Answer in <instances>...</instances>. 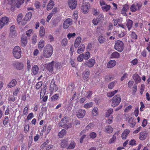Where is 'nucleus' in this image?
I'll return each instance as SVG.
<instances>
[{
	"mask_svg": "<svg viewBox=\"0 0 150 150\" xmlns=\"http://www.w3.org/2000/svg\"><path fill=\"white\" fill-rule=\"evenodd\" d=\"M67 43V40L66 38H64L62 41L61 44L62 46H65Z\"/></svg>",
	"mask_w": 150,
	"mask_h": 150,
	"instance_id": "09e8293b",
	"label": "nucleus"
},
{
	"mask_svg": "<svg viewBox=\"0 0 150 150\" xmlns=\"http://www.w3.org/2000/svg\"><path fill=\"white\" fill-rule=\"evenodd\" d=\"M93 0H84L83 5L82 6L81 10L84 13H87L88 11V7L90 6V2H92Z\"/></svg>",
	"mask_w": 150,
	"mask_h": 150,
	"instance_id": "f03ea898",
	"label": "nucleus"
},
{
	"mask_svg": "<svg viewBox=\"0 0 150 150\" xmlns=\"http://www.w3.org/2000/svg\"><path fill=\"white\" fill-rule=\"evenodd\" d=\"M42 84V81H40L37 83L36 85V88L37 89H39Z\"/></svg>",
	"mask_w": 150,
	"mask_h": 150,
	"instance_id": "680f3d73",
	"label": "nucleus"
},
{
	"mask_svg": "<svg viewBox=\"0 0 150 150\" xmlns=\"http://www.w3.org/2000/svg\"><path fill=\"white\" fill-rule=\"evenodd\" d=\"M37 36L36 35H34L32 37V41L33 44L37 42Z\"/></svg>",
	"mask_w": 150,
	"mask_h": 150,
	"instance_id": "13d9d810",
	"label": "nucleus"
},
{
	"mask_svg": "<svg viewBox=\"0 0 150 150\" xmlns=\"http://www.w3.org/2000/svg\"><path fill=\"white\" fill-rule=\"evenodd\" d=\"M74 88L75 86L74 85L73 83H71L69 85L67 90L68 91L71 92Z\"/></svg>",
	"mask_w": 150,
	"mask_h": 150,
	"instance_id": "c756f323",
	"label": "nucleus"
},
{
	"mask_svg": "<svg viewBox=\"0 0 150 150\" xmlns=\"http://www.w3.org/2000/svg\"><path fill=\"white\" fill-rule=\"evenodd\" d=\"M68 141L69 139L67 138L62 140L60 144L61 147L62 148H66L68 145Z\"/></svg>",
	"mask_w": 150,
	"mask_h": 150,
	"instance_id": "2eb2a0df",
	"label": "nucleus"
},
{
	"mask_svg": "<svg viewBox=\"0 0 150 150\" xmlns=\"http://www.w3.org/2000/svg\"><path fill=\"white\" fill-rule=\"evenodd\" d=\"M93 103L92 102H91L85 104L84 105V107L86 108H89L91 107Z\"/></svg>",
	"mask_w": 150,
	"mask_h": 150,
	"instance_id": "8fccbe9b",
	"label": "nucleus"
},
{
	"mask_svg": "<svg viewBox=\"0 0 150 150\" xmlns=\"http://www.w3.org/2000/svg\"><path fill=\"white\" fill-rule=\"evenodd\" d=\"M54 5V2L52 0H50L48 3L47 7V10H50L52 9Z\"/></svg>",
	"mask_w": 150,
	"mask_h": 150,
	"instance_id": "a878e982",
	"label": "nucleus"
},
{
	"mask_svg": "<svg viewBox=\"0 0 150 150\" xmlns=\"http://www.w3.org/2000/svg\"><path fill=\"white\" fill-rule=\"evenodd\" d=\"M148 133L146 131L141 132L139 134V139L142 141L145 140L148 136Z\"/></svg>",
	"mask_w": 150,
	"mask_h": 150,
	"instance_id": "4468645a",
	"label": "nucleus"
},
{
	"mask_svg": "<svg viewBox=\"0 0 150 150\" xmlns=\"http://www.w3.org/2000/svg\"><path fill=\"white\" fill-rule=\"evenodd\" d=\"M53 49L50 45H47L44 48L43 55L45 58L50 57L52 54Z\"/></svg>",
	"mask_w": 150,
	"mask_h": 150,
	"instance_id": "f257e3e1",
	"label": "nucleus"
},
{
	"mask_svg": "<svg viewBox=\"0 0 150 150\" xmlns=\"http://www.w3.org/2000/svg\"><path fill=\"white\" fill-rule=\"evenodd\" d=\"M131 37L132 38L134 39H137V35L134 31H132V33L131 35Z\"/></svg>",
	"mask_w": 150,
	"mask_h": 150,
	"instance_id": "4d7b16f0",
	"label": "nucleus"
},
{
	"mask_svg": "<svg viewBox=\"0 0 150 150\" xmlns=\"http://www.w3.org/2000/svg\"><path fill=\"white\" fill-rule=\"evenodd\" d=\"M116 64V61L111 60L110 61L107 63V67L108 68H111L114 67Z\"/></svg>",
	"mask_w": 150,
	"mask_h": 150,
	"instance_id": "6ab92c4d",
	"label": "nucleus"
},
{
	"mask_svg": "<svg viewBox=\"0 0 150 150\" xmlns=\"http://www.w3.org/2000/svg\"><path fill=\"white\" fill-rule=\"evenodd\" d=\"M66 133V131L64 129H62L60 132L58 133V136L59 137L62 138L65 135Z\"/></svg>",
	"mask_w": 150,
	"mask_h": 150,
	"instance_id": "ea45409f",
	"label": "nucleus"
},
{
	"mask_svg": "<svg viewBox=\"0 0 150 150\" xmlns=\"http://www.w3.org/2000/svg\"><path fill=\"white\" fill-rule=\"evenodd\" d=\"M76 35V33H69L67 35V37L69 39V40L71 38H74L75 37Z\"/></svg>",
	"mask_w": 150,
	"mask_h": 150,
	"instance_id": "603ef678",
	"label": "nucleus"
},
{
	"mask_svg": "<svg viewBox=\"0 0 150 150\" xmlns=\"http://www.w3.org/2000/svg\"><path fill=\"white\" fill-rule=\"evenodd\" d=\"M58 89V87L55 84L54 81L52 79L50 85V90L51 92L56 91Z\"/></svg>",
	"mask_w": 150,
	"mask_h": 150,
	"instance_id": "1a4fd4ad",
	"label": "nucleus"
},
{
	"mask_svg": "<svg viewBox=\"0 0 150 150\" xmlns=\"http://www.w3.org/2000/svg\"><path fill=\"white\" fill-rule=\"evenodd\" d=\"M90 71L88 69H86L82 74V78L84 79L88 78L90 75Z\"/></svg>",
	"mask_w": 150,
	"mask_h": 150,
	"instance_id": "a211bd4d",
	"label": "nucleus"
},
{
	"mask_svg": "<svg viewBox=\"0 0 150 150\" xmlns=\"http://www.w3.org/2000/svg\"><path fill=\"white\" fill-rule=\"evenodd\" d=\"M9 18L6 16L2 17L0 19V28L1 29L8 22Z\"/></svg>",
	"mask_w": 150,
	"mask_h": 150,
	"instance_id": "423d86ee",
	"label": "nucleus"
},
{
	"mask_svg": "<svg viewBox=\"0 0 150 150\" xmlns=\"http://www.w3.org/2000/svg\"><path fill=\"white\" fill-rule=\"evenodd\" d=\"M121 100V98L119 95L115 96L112 99V106L115 107L117 105Z\"/></svg>",
	"mask_w": 150,
	"mask_h": 150,
	"instance_id": "39448f33",
	"label": "nucleus"
},
{
	"mask_svg": "<svg viewBox=\"0 0 150 150\" xmlns=\"http://www.w3.org/2000/svg\"><path fill=\"white\" fill-rule=\"evenodd\" d=\"M110 7L111 6L110 5H108L107 4L101 7L102 10L104 12L108 11L110 9Z\"/></svg>",
	"mask_w": 150,
	"mask_h": 150,
	"instance_id": "c9c22d12",
	"label": "nucleus"
},
{
	"mask_svg": "<svg viewBox=\"0 0 150 150\" xmlns=\"http://www.w3.org/2000/svg\"><path fill=\"white\" fill-rule=\"evenodd\" d=\"M59 98V95L57 94H55L51 98V100L52 101H55L57 100Z\"/></svg>",
	"mask_w": 150,
	"mask_h": 150,
	"instance_id": "de8ad7c7",
	"label": "nucleus"
},
{
	"mask_svg": "<svg viewBox=\"0 0 150 150\" xmlns=\"http://www.w3.org/2000/svg\"><path fill=\"white\" fill-rule=\"evenodd\" d=\"M13 54L16 59H19L21 56V51L18 46H16L13 48Z\"/></svg>",
	"mask_w": 150,
	"mask_h": 150,
	"instance_id": "7ed1b4c3",
	"label": "nucleus"
},
{
	"mask_svg": "<svg viewBox=\"0 0 150 150\" xmlns=\"http://www.w3.org/2000/svg\"><path fill=\"white\" fill-rule=\"evenodd\" d=\"M19 0H13L10 4L11 5V7L13 10L15 8H18L19 7L21 4L19 2Z\"/></svg>",
	"mask_w": 150,
	"mask_h": 150,
	"instance_id": "9b49d317",
	"label": "nucleus"
},
{
	"mask_svg": "<svg viewBox=\"0 0 150 150\" xmlns=\"http://www.w3.org/2000/svg\"><path fill=\"white\" fill-rule=\"evenodd\" d=\"M76 145L75 142L73 141H71L68 147H67V149H74Z\"/></svg>",
	"mask_w": 150,
	"mask_h": 150,
	"instance_id": "2f4dec72",
	"label": "nucleus"
},
{
	"mask_svg": "<svg viewBox=\"0 0 150 150\" xmlns=\"http://www.w3.org/2000/svg\"><path fill=\"white\" fill-rule=\"evenodd\" d=\"M14 96L13 95H10V96L8 98V100L9 101H11L12 102H14L15 101V97H14Z\"/></svg>",
	"mask_w": 150,
	"mask_h": 150,
	"instance_id": "e2e57ef3",
	"label": "nucleus"
},
{
	"mask_svg": "<svg viewBox=\"0 0 150 150\" xmlns=\"http://www.w3.org/2000/svg\"><path fill=\"white\" fill-rule=\"evenodd\" d=\"M86 114V111L83 109H79L78 110L76 113V116L79 118H83L85 116Z\"/></svg>",
	"mask_w": 150,
	"mask_h": 150,
	"instance_id": "9d476101",
	"label": "nucleus"
},
{
	"mask_svg": "<svg viewBox=\"0 0 150 150\" xmlns=\"http://www.w3.org/2000/svg\"><path fill=\"white\" fill-rule=\"evenodd\" d=\"M89 136L90 138L94 139L96 137V134L94 132H92L90 133L89 134Z\"/></svg>",
	"mask_w": 150,
	"mask_h": 150,
	"instance_id": "5fc2aeb1",
	"label": "nucleus"
},
{
	"mask_svg": "<svg viewBox=\"0 0 150 150\" xmlns=\"http://www.w3.org/2000/svg\"><path fill=\"white\" fill-rule=\"evenodd\" d=\"M81 40V38L80 37H77L74 42V47L75 48L77 47L80 44Z\"/></svg>",
	"mask_w": 150,
	"mask_h": 150,
	"instance_id": "393cba45",
	"label": "nucleus"
},
{
	"mask_svg": "<svg viewBox=\"0 0 150 150\" xmlns=\"http://www.w3.org/2000/svg\"><path fill=\"white\" fill-rule=\"evenodd\" d=\"M84 58V54H80L77 58V60L79 62H82Z\"/></svg>",
	"mask_w": 150,
	"mask_h": 150,
	"instance_id": "49530a36",
	"label": "nucleus"
},
{
	"mask_svg": "<svg viewBox=\"0 0 150 150\" xmlns=\"http://www.w3.org/2000/svg\"><path fill=\"white\" fill-rule=\"evenodd\" d=\"M54 61H52L51 62L47 64V69L50 72H52L53 71V66L54 63Z\"/></svg>",
	"mask_w": 150,
	"mask_h": 150,
	"instance_id": "412c9836",
	"label": "nucleus"
},
{
	"mask_svg": "<svg viewBox=\"0 0 150 150\" xmlns=\"http://www.w3.org/2000/svg\"><path fill=\"white\" fill-rule=\"evenodd\" d=\"M92 113L93 115L95 116L97 115L98 114L97 108H94V109L92 110Z\"/></svg>",
	"mask_w": 150,
	"mask_h": 150,
	"instance_id": "3c124183",
	"label": "nucleus"
},
{
	"mask_svg": "<svg viewBox=\"0 0 150 150\" xmlns=\"http://www.w3.org/2000/svg\"><path fill=\"white\" fill-rule=\"evenodd\" d=\"M8 121V117H6L3 120V124L4 125H6Z\"/></svg>",
	"mask_w": 150,
	"mask_h": 150,
	"instance_id": "69168bd1",
	"label": "nucleus"
},
{
	"mask_svg": "<svg viewBox=\"0 0 150 150\" xmlns=\"http://www.w3.org/2000/svg\"><path fill=\"white\" fill-rule=\"evenodd\" d=\"M15 27V25H12L10 27V35L12 36H14L16 33Z\"/></svg>",
	"mask_w": 150,
	"mask_h": 150,
	"instance_id": "bb28decb",
	"label": "nucleus"
},
{
	"mask_svg": "<svg viewBox=\"0 0 150 150\" xmlns=\"http://www.w3.org/2000/svg\"><path fill=\"white\" fill-rule=\"evenodd\" d=\"M113 131V129L110 125L106 126L105 127V132L108 133H110Z\"/></svg>",
	"mask_w": 150,
	"mask_h": 150,
	"instance_id": "7c9ffc66",
	"label": "nucleus"
},
{
	"mask_svg": "<svg viewBox=\"0 0 150 150\" xmlns=\"http://www.w3.org/2000/svg\"><path fill=\"white\" fill-rule=\"evenodd\" d=\"M44 46V41L43 40H41L39 42L38 48L40 50H41Z\"/></svg>",
	"mask_w": 150,
	"mask_h": 150,
	"instance_id": "4c0bfd02",
	"label": "nucleus"
},
{
	"mask_svg": "<svg viewBox=\"0 0 150 150\" xmlns=\"http://www.w3.org/2000/svg\"><path fill=\"white\" fill-rule=\"evenodd\" d=\"M22 18L23 16L21 14L18 15L17 18V21L18 23L21 21Z\"/></svg>",
	"mask_w": 150,
	"mask_h": 150,
	"instance_id": "0e129e2a",
	"label": "nucleus"
},
{
	"mask_svg": "<svg viewBox=\"0 0 150 150\" xmlns=\"http://www.w3.org/2000/svg\"><path fill=\"white\" fill-rule=\"evenodd\" d=\"M118 135L119 133L118 132H115L113 136L110 139V140L109 141V143H114L116 139V136H118Z\"/></svg>",
	"mask_w": 150,
	"mask_h": 150,
	"instance_id": "72a5a7b5",
	"label": "nucleus"
},
{
	"mask_svg": "<svg viewBox=\"0 0 150 150\" xmlns=\"http://www.w3.org/2000/svg\"><path fill=\"white\" fill-rule=\"evenodd\" d=\"M129 6L127 4H125L123 5L122 10H123V11H124L127 12L128 10L129 9Z\"/></svg>",
	"mask_w": 150,
	"mask_h": 150,
	"instance_id": "052dcab7",
	"label": "nucleus"
},
{
	"mask_svg": "<svg viewBox=\"0 0 150 150\" xmlns=\"http://www.w3.org/2000/svg\"><path fill=\"white\" fill-rule=\"evenodd\" d=\"M32 16V13L31 12H29L27 13L25 16L24 20H22V23L24 21H29L31 19Z\"/></svg>",
	"mask_w": 150,
	"mask_h": 150,
	"instance_id": "4be33fe9",
	"label": "nucleus"
},
{
	"mask_svg": "<svg viewBox=\"0 0 150 150\" xmlns=\"http://www.w3.org/2000/svg\"><path fill=\"white\" fill-rule=\"evenodd\" d=\"M111 56L113 58H118L120 57V54L117 52H114L112 54Z\"/></svg>",
	"mask_w": 150,
	"mask_h": 150,
	"instance_id": "37998d69",
	"label": "nucleus"
},
{
	"mask_svg": "<svg viewBox=\"0 0 150 150\" xmlns=\"http://www.w3.org/2000/svg\"><path fill=\"white\" fill-rule=\"evenodd\" d=\"M67 123V117H65L63 118L61 120L59 124V126L60 127H62L64 125Z\"/></svg>",
	"mask_w": 150,
	"mask_h": 150,
	"instance_id": "cd10ccee",
	"label": "nucleus"
},
{
	"mask_svg": "<svg viewBox=\"0 0 150 150\" xmlns=\"http://www.w3.org/2000/svg\"><path fill=\"white\" fill-rule=\"evenodd\" d=\"M17 83V82L16 80L13 79L8 84L7 86L9 88L14 87L16 85Z\"/></svg>",
	"mask_w": 150,
	"mask_h": 150,
	"instance_id": "b1692460",
	"label": "nucleus"
},
{
	"mask_svg": "<svg viewBox=\"0 0 150 150\" xmlns=\"http://www.w3.org/2000/svg\"><path fill=\"white\" fill-rule=\"evenodd\" d=\"M118 91V90H117L113 91L108 92L107 93V96L108 97L110 98L113 96Z\"/></svg>",
	"mask_w": 150,
	"mask_h": 150,
	"instance_id": "a19ab883",
	"label": "nucleus"
},
{
	"mask_svg": "<svg viewBox=\"0 0 150 150\" xmlns=\"http://www.w3.org/2000/svg\"><path fill=\"white\" fill-rule=\"evenodd\" d=\"M39 71V67L36 65H33L32 67V73L34 75L37 74Z\"/></svg>",
	"mask_w": 150,
	"mask_h": 150,
	"instance_id": "5701e85b",
	"label": "nucleus"
},
{
	"mask_svg": "<svg viewBox=\"0 0 150 150\" xmlns=\"http://www.w3.org/2000/svg\"><path fill=\"white\" fill-rule=\"evenodd\" d=\"M68 4L71 9H75L77 5V0H68Z\"/></svg>",
	"mask_w": 150,
	"mask_h": 150,
	"instance_id": "6e6552de",
	"label": "nucleus"
},
{
	"mask_svg": "<svg viewBox=\"0 0 150 150\" xmlns=\"http://www.w3.org/2000/svg\"><path fill=\"white\" fill-rule=\"evenodd\" d=\"M27 43V40L26 37L25 35L22 36L21 39V45L23 47L26 46Z\"/></svg>",
	"mask_w": 150,
	"mask_h": 150,
	"instance_id": "dca6fc26",
	"label": "nucleus"
},
{
	"mask_svg": "<svg viewBox=\"0 0 150 150\" xmlns=\"http://www.w3.org/2000/svg\"><path fill=\"white\" fill-rule=\"evenodd\" d=\"M59 22V18L58 17H57L55 18L53 22V25L54 26H56L57 25V24Z\"/></svg>",
	"mask_w": 150,
	"mask_h": 150,
	"instance_id": "a18cd8bd",
	"label": "nucleus"
},
{
	"mask_svg": "<svg viewBox=\"0 0 150 150\" xmlns=\"http://www.w3.org/2000/svg\"><path fill=\"white\" fill-rule=\"evenodd\" d=\"M98 40L100 44H103L105 41L106 39L104 37L100 35L98 39Z\"/></svg>",
	"mask_w": 150,
	"mask_h": 150,
	"instance_id": "58836bf2",
	"label": "nucleus"
},
{
	"mask_svg": "<svg viewBox=\"0 0 150 150\" xmlns=\"http://www.w3.org/2000/svg\"><path fill=\"white\" fill-rule=\"evenodd\" d=\"M84 49L85 46L84 45L81 44L78 47L77 52L79 54H81L84 51Z\"/></svg>",
	"mask_w": 150,
	"mask_h": 150,
	"instance_id": "473e14b6",
	"label": "nucleus"
},
{
	"mask_svg": "<svg viewBox=\"0 0 150 150\" xmlns=\"http://www.w3.org/2000/svg\"><path fill=\"white\" fill-rule=\"evenodd\" d=\"M113 112V109L112 108H110L107 110L105 112V116L106 117H108Z\"/></svg>",
	"mask_w": 150,
	"mask_h": 150,
	"instance_id": "e433bc0d",
	"label": "nucleus"
},
{
	"mask_svg": "<svg viewBox=\"0 0 150 150\" xmlns=\"http://www.w3.org/2000/svg\"><path fill=\"white\" fill-rule=\"evenodd\" d=\"M12 65L13 67L17 70H21L23 68V64L22 62L15 61L13 62Z\"/></svg>",
	"mask_w": 150,
	"mask_h": 150,
	"instance_id": "0eeeda50",
	"label": "nucleus"
},
{
	"mask_svg": "<svg viewBox=\"0 0 150 150\" xmlns=\"http://www.w3.org/2000/svg\"><path fill=\"white\" fill-rule=\"evenodd\" d=\"M95 63V60L93 59H90L86 61L84 65L87 66L89 67H91L94 65Z\"/></svg>",
	"mask_w": 150,
	"mask_h": 150,
	"instance_id": "ddd939ff",
	"label": "nucleus"
},
{
	"mask_svg": "<svg viewBox=\"0 0 150 150\" xmlns=\"http://www.w3.org/2000/svg\"><path fill=\"white\" fill-rule=\"evenodd\" d=\"M130 132V130L128 129H125L122 133L121 134V137L122 139H125Z\"/></svg>",
	"mask_w": 150,
	"mask_h": 150,
	"instance_id": "aec40b11",
	"label": "nucleus"
},
{
	"mask_svg": "<svg viewBox=\"0 0 150 150\" xmlns=\"http://www.w3.org/2000/svg\"><path fill=\"white\" fill-rule=\"evenodd\" d=\"M116 81H114L111 82L108 86V88L110 89H112L115 86V83H117Z\"/></svg>",
	"mask_w": 150,
	"mask_h": 150,
	"instance_id": "79ce46f5",
	"label": "nucleus"
},
{
	"mask_svg": "<svg viewBox=\"0 0 150 150\" xmlns=\"http://www.w3.org/2000/svg\"><path fill=\"white\" fill-rule=\"evenodd\" d=\"M72 20L70 18H68L64 22L63 27L65 29H67L72 24Z\"/></svg>",
	"mask_w": 150,
	"mask_h": 150,
	"instance_id": "f8f14e48",
	"label": "nucleus"
},
{
	"mask_svg": "<svg viewBox=\"0 0 150 150\" xmlns=\"http://www.w3.org/2000/svg\"><path fill=\"white\" fill-rule=\"evenodd\" d=\"M45 34V29L43 26H41L39 30L40 36L41 37H42L44 36Z\"/></svg>",
	"mask_w": 150,
	"mask_h": 150,
	"instance_id": "f704fd0d",
	"label": "nucleus"
},
{
	"mask_svg": "<svg viewBox=\"0 0 150 150\" xmlns=\"http://www.w3.org/2000/svg\"><path fill=\"white\" fill-rule=\"evenodd\" d=\"M47 89L46 86L45 85L43 88L41 89L40 91V94H42V95H44L46 92V90Z\"/></svg>",
	"mask_w": 150,
	"mask_h": 150,
	"instance_id": "864d4df0",
	"label": "nucleus"
},
{
	"mask_svg": "<svg viewBox=\"0 0 150 150\" xmlns=\"http://www.w3.org/2000/svg\"><path fill=\"white\" fill-rule=\"evenodd\" d=\"M94 126V124L93 123H90L88 124L86 127V129H88L90 128H92Z\"/></svg>",
	"mask_w": 150,
	"mask_h": 150,
	"instance_id": "338daca9",
	"label": "nucleus"
},
{
	"mask_svg": "<svg viewBox=\"0 0 150 150\" xmlns=\"http://www.w3.org/2000/svg\"><path fill=\"white\" fill-rule=\"evenodd\" d=\"M90 54L89 52H87L85 53L84 56V59L85 60H87L90 57Z\"/></svg>",
	"mask_w": 150,
	"mask_h": 150,
	"instance_id": "6e6d98bb",
	"label": "nucleus"
},
{
	"mask_svg": "<svg viewBox=\"0 0 150 150\" xmlns=\"http://www.w3.org/2000/svg\"><path fill=\"white\" fill-rule=\"evenodd\" d=\"M114 48L119 52H122L124 48V44L122 42L119 40L117 41L114 45Z\"/></svg>",
	"mask_w": 150,
	"mask_h": 150,
	"instance_id": "20e7f679",
	"label": "nucleus"
},
{
	"mask_svg": "<svg viewBox=\"0 0 150 150\" xmlns=\"http://www.w3.org/2000/svg\"><path fill=\"white\" fill-rule=\"evenodd\" d=\"M137 8L136 5L133 4L130 7V9L132 12H135L137 10Z\"/></svg>",
	"mask_w": 150,
	"mask_h": 150,
	"instance_id": "c03bdc74",
	"label": "nucleus"
},
{
	"mask_svg": "<svg viewBox=\"0 0 150 150\" xmlns=\"http://www.w3.org/2000/svg\"><path fill=\"white\" fill-rule=\"evenodd\" d=\"M128 76V74L127 73H125L123 74V76H122L120 79V80L121 81H123L125 79L127 78Z\"/></svg>",
	"mask_w": 150,
	"mask_h": 150,
	"instance_id": "bf43d9fd",
	"label": "nucleus"
},
{
	"mask_svg": "<svg viewBox=\"0 0 150 150\" xmlns=\"http://www.w3.org/2000/svg\"><path fill=\"white\" fill-rule=\"evenodd\" d=\"M132 78L134 80L136 84L140 83L141 81V79L139 76L137 74H134L132 76Z\"/></svg>",
	"mask_w": 150,
	"mask_h": 150,
	"instance_id": "f3484780",
	"label": "nucleus"
},
{
	"mask_svg": "<svg viewBox=\"0 0 150 150\" xmlns=\"http://www.w3.org/2000/svg\"><path fill=\"white\" fill-rule=\"evenodd\" d=\"M133 21L132 20L128 19L127 21L126 26H127L128 30H130L131 29L133 25Z\"/></svg>",
	"mask_w": 150,
	"mask_h": 150,
	"instance_id": "c85d7f7f",
	"label": "nucleus"
},
{
	"mask_svg": "<svg viewBox=\"0 0 150 150\" xmlns=\"http://www.w3.org/2000/svg\"><path fill=\"white\" fill-rule=\"evenodd\" d=\"M138 62V60L135 58L132 60L131 62V63H132V65H134L137 64Z\"/></svg>",
	"mask_w": 150,
	"mask_h": 150,
	"instance_id": "774afa93",
	"label": "nucleus"
}]
</instances>
